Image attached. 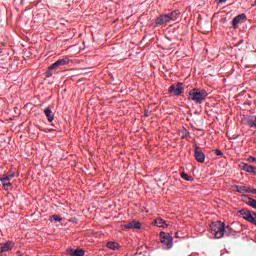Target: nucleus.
<instances>
[{
	"instance_id": "1",
	"label": "nucleus",
	"mask_w": 256,
	"mask_h": 256,
	"mask_svg": "<svg viewBox=\"0 0 256 256\" xmlns=\"http://www.w3.org/2000/svg\"><path fill=\"white\" fill-rule=\"evenodd\" d=\"M208 95L209 94L205 89L194 88L188 92V100H191L197 104H202Z\"/></svg>"
},
{
	"instance_id": "2",
	"label": "nucleus",
	"mask_w": 256,
	"mask_h": 256,
	"mask_svg": "<svg viewBox=\"0 0 256 256\" xmlns=\"http://www.w3.org/2000/svg\"><path fill=\"white\" fill-rule=\"evenodd\" d=\"M179 16H180L179 10H173L172 12H170L168 14H163V15L158 16V18H156L155 23L158 26L167 25L168 23H171L172 21H177Z\"/></svg>"
},
{
	"instance_id": "3",
	"label": "nucleus",
	"mask_w": 256,
	"mask_h": 256,
	"mask_svg": "<svg viewBox=\"0 0 256 256\" xmlns=\"http://www.w3.org/2000/svg\"><path fill=\"white\" fill-rule=\"evenodd\" d=\"M224 222H212L210 230L214 233V238L221 239L224 237Z\"/></svg>"
},
{
	"instance_id": "4",
	"label": "nucleus",
	"mask_w": 256,
	"mask_h": 256,
	"mask_svg": "<svg viewBox=\"0 0 256 256\" xmlns=\"http://www.w3.org/2000/svg\"><path fill=\"white\" fill-rule=\"evenodd\" d=\"M239 214L242 216V218L249 223L256 226V213L249 210V209H241L239 211Z\"/></svg>"
},
{
	"instance_id": "5",
	"label": "nucleus",
	"mask_w": 256,
	"mask_h": 256,
	"mask_svg": "<svg viewBox=\"0 0 256 256\" xmlns=\"http://www.w3.org/2000/svg\"><path fill=\"white\" fill-rule=\"evenodd\" d=\"M160 242H162L166 250L173 247V237L171 234H166V232H160Z\"/></svg>"
},
{
	"instance_id": "6",
	"label": "nucleus",
	"mask_w": 256,
	"mask_h": 256,
	"mask_svg": "<svg viewBox=\"0 0 256 256\" xmlns=\"http://www.w3.org/2000/svg\"><path fill=\"white\" fill-rule=\"evenodd\" d=\"M184 87L182 83H177L174 85H171L170 88H168V92L174 96H179L183 93Z\"/></svg>"
},
{
	"instance_id": "7",
	"label": "nucleus",
	"mask_w": 256,
	"mask_h": 256,
	"mask_svg": "<svg viewBox=\"0 0 256 256\" xmlns=\"http://www.w3.org/2000/svg\"><path fill=\"white\" fill-rule=\"evenodd\" d=\"M194 157L198 163L205 162V154L203 153V151L200 147H195Z\"/></svg>"
},
{
	"instance_id": "8",
	"label": "nucleus",
	"mask_w": 256,
	"mask_h": 256,
	"mask_svg": "<svg viewBox=\"0 0 256 256\" xmlns=\"http://www.w3.org/2000/svg\"><path fill=\"white\" fill-rule=\"evenodd\" d=\"M241 170L256 175V167L253 165H250L248 163L242 162L240 163Z\"/></svg>"
},
{
	"instance_id": "9",
	"label": "nucleus",
	"mask_w": 256,
	"mask_h": 256,
	"mask_svg": "<svg viewBox=\"0 0 256 256\" xmlns=\"http://www.w3.org/2000/svg\"><path fill=\"white\" fill-rule=\"evenodd\" d=\"M246 14L245 13H241L237 16H235L232 20V26H233V29H237L238 25L246 19Z\"/></svg>"
},
{
	"instance_id": "10",
	"label": "nucleus",
	"mask_w": 256,
	"mask_h": 256,
	"mask_svg": "<svg viewBox=\"0 0 256 256\" xmlns=\"http://www.w3.org/2000/svg\"><path fill=\"white\" fill-rule=\"evenodd\" d=\"M123 227L125 229L140 230L142 228V224L140 222H137V220H133V222H128V224H124Z\"/></svg>"
},
{
	"instance_id": "11",
	"label": "nucleus",
	"mask_w": 256,
	"mask_h": 256,
	"mask_svg": "<svg viewBox=\"0 0 256 256\" xmlns=\"http://www.w3.org/2000/svg\"><path fill=\"white\" fill-rule=\"evenodd\" d=\"M232 191L238 192L240 194H246L250 191V187L248 186H242V185H233Z\"/></svg>"
},
{
	"instance_id": "12",
	"label": "nucleus",
	"mask_w": 256,
	"mask_h": 256,
	"mask_svg": "<svg viewBox=\"0 0 256 256\" xmlns=\"http://www.w3.org/2000/svg\"><path fill=\"white\" fill-rule=\"evenodd\" d=\"M70 60L69 58H63L61 60H58L56 63L52 64L50 66V69H57L59 66H65L69 64Z\"/></svg>"
},
{
	"instance_id": "13",
	"label": "nucleus",
	"mask_w": 256,
	"mask_h": 256,
	"mask_svg": "<svg viewBox=\"0 0 256 256\" xmlns=\"http://www.w3.org/2000/svg\"><path fill=\"white\" fill-rule=\"evenodd\" d=\"M0 182L5 190H9L12 188V183L10 182L9 177H1Z\"/></svg>"
},
{
	"instance_id": "14",
	"label": "nucleus",
	"mask_w": 256,
	"mask_h": 256,
	"mask_svg": "<svg viewBox=\"0 0 256 256\" xmlns=\"http://www.w3.org/2000/svg\"><path fill=\"white\" fill-rule=\"evenodd\" d=\"M236 232L231 226H223V236L231 237L235 236Z\"/></svg>"
},
{
	"instance_id": "15",
	"label": "nucleus",
	"mask_w": 256,
	"mask_h": 256,
	"mask_svg": "<svg viewBox=\"0 0 256 256\" xmlns=\"http://www.w3.org/2000/svg\"><path fill=\"white\" fill-rule=\"evenodd\" d=\"M44 114L48 119L49 123H52V121L55 119V114H53V111L49 107L44 109Z\"/></svg>"
},
{
	"instance_id": "16",
	"label": "nucleus",
	"mask_w": 256,
	"mask_h": 256,
	"mask_svg": "<svg viewBox=\"0 0 256 256\" xmlns=\"http://www.w3.org/2000/svg\"><path fill=\"white\" fill-rule=\"evenodd\" d=\"M67 252L70 256H84L85 254L84 250L82 249H76V250L69 249L67 250Z\"/></svg>"
},
{
	"instance_id": "17",
	"label": "nucleus",
	"mask_w": 256,
	"mask_h": 256,
	"mask_svg": "<svg viewBox=\"0 0 256 256\" xmlns=\"http://www.w3.org/2000/svg\"><path fill=\"white\" fill-rule=\"evenodd\" d=\"M154 225H156V227H168L169 224H166L165 220H163V218H156V220H154Z\"/></svg>"
},
{
	"instance_id": "18",
	"label": "nucleus",
	"mask_w": 256,
	"mask_h": 256,
	"mask_svg": "<svg viewBox=\"0 0 256 256\" xmlns=\"http://www.w3.org/2000/svg\"><path fill=\"white\" fill-rule=\"evenodd\" d=\"M14 247V243L12 242H7L1 247L2 252H8L11 251Z\"/></svg>"
},
{
	"instance_id": "19",
	"label": "nucleus",
	"mask_w": 256,
	"mask_h": 256,
	"mask_svg": "<svg viewBox=\"0 0 256 256\" xmlns=\"http://www.w3.org/2000/svg\"><path fill=\"white\" fill-rule=\"evenodd\" d=\"M248 125L251 128L256 127V116L248 117Z\"/></svg>"
},
{
	"instance_id": "20",
	"label": "nucleus",
	"mask_w": 256,
	"mask_h": 256,
	"mask_svg": "<svg viewBox=\"0 0 256 256\" xmlns=\"http://www.w3.org/2000/svg\"><path fill=\"white\" fill-rule=\"evenodd\" d=\"M107 247H108L109 249L113 250V251H116V250L119 249V245H118V243H116V242H109V243L107 244Z\"/></svg>"
},
{
	"instance_id": "21",
	"label": "nucleus",
	"mask_w": 256,
	"mask_h": 256,
	"mask_svg": "<svg viewBox=\"0 0 256 256\" xmlns=\"http://www.w3.org/2000/svg\"><path fill=\"white\" fill-rule=\"evenodd\" d=\"M180 176H181V178H182L183 180H185V181H193V180H194V178H193L191 175H189V174H187V173H184V172H182V173L180 174Z\"/></svg>"
},
{
	"instance_id": "22",
	"label": "nucleus",
	"mask_w": 256,
	"mask_h": 256,
	"mask_svg": "<svg viewBox=\"0 0 256 256\" xmlns=\"http://www.w3.org/2000/svg\"><path fill=\"white\" fill-rule=\"evenodd\" d=\"M248 205L253 209H256V200L253 198H249Z\"/></svg>"
},
{
	"instance_id": "23",
	"label": "nucleus",
	"mask_w": 256,
	"mask_h": 256,
	"mask_svg": "<svg viewBox=\"0 0 256 256\" xmlns=\"http://www.w3.org/2000/svg\"><path fill=\"white\" fill-rule=\"evenodd\" d=\"M51 219L54 221V222H61L63 221V218L59 215H52L51 216Z\"/></svg>"
},
{
	"instance_id": "24",
	"label": "nucleus",
	"mask_w": 256,
	"mask_h": 256,
	"mask_svg": "<svg viewBox=\"0 0 256 256\" xmlns=\"http://www.w3.org/2000/svg\"><path fill=\"white\" fill-rule=\"evenodd\" d=\"M10 181L15 177V172H10L9 174L5 175Z\"/></svg>"
},
{
	"instance_id": "25",
	"label": "nucleus",
	"mask_w": 256,
	"mask_h": 256,
	"mask_svg": "<svg viewBox=\"0 0 256 256\" xmlns=\"http://www.w3.org/2000/svg\"><path fill=\"white\" fill-rule=\"evenodd\" d=\"M215 154H216L217 156H223V152H222L220 149H216V150H215Z\"/></svg>"
},
{
	"instance_id": "26",
	"label": "nucleus",
	"mask_w": 256,
	"mask_h": 256,
	"mask_svg": "<svg viewBox=\"0 0 256 256\" xmlns=\"http://www.w3.org/2000/svg\"><path fill=\"white\" fill-rule=\"evenodd\" d=\"M248 162L255 163L256 162V158L254 156H250V157H248Z\"/></svg>"
},
{
	"instance_id": "27",
	"label": "nucleus",
	"mask_w": 256,
	"mask_h": 256,
	"mask_svg": "<svg viewBox=\"0 0 256 256\" xmlns=\"http://www.w3.org/2000/svg\"><path fill=\"white\" fill-rule=\"evenodd\" d=\"M52 70L53 69H51V67H49V70L47 71V77L53 76Z\"/></svg>"
},
{
	"instance_id": "28",
	"label": "nucleus",
	"mask_w": 256,
	"mask_h": 256,
	"mask_svg": "<svg viewBox=\"0 0 256 256\" xmlns=\"http://www.w3.org/2000/svg\"><path fill=\"white\" fill-rule=\"evenodd\" d=\"M247 193H251V194L256 195V189H251V188L249 187V191H248Z\"/></svg>"
},
{
	"instance_id": "29",
	"label": "nucleus",
	"mask_w": 256,
	"mask_h": 256,
	"mask_svg": "<svg viewBox=\"0 0 256 256\" xmlns=\"http://www.w3.org/2000/svg\"><path fill=\"white\" fill-rule=\"evenodd\" d=\"M226 2H227V0H219V4H224Z\"/></svg>"
},
{
	"instance_id": "30",
	"label": "nucleus",
	"mask_w": 256,
	"mask_h": 256,
	"mask_svg": "<svg viewBox=\"0 0 256 256\" xmlns=\"http://www.w3.org/2000/svg\"><path fill=\"white\" fill-rule=\"evenodd\" d=\"M256 6V0L254 1V3L252 4V7H255Z\"/></svg>"
},
{
	"instance_id": "31",
	"label": "nucleus",
	"mask_w": 256,
	"mask_h": 256,
	"mask_svg": "<svg viewBox=\"0 0 256 256\" xmlns=\"http://www.w3.org/2000/svg\"><path fill=\"white\" fill-rule=\"evenodd\" d=\"M3 53V49L2 48H0V54H2Z\"/></svg>"
}]
</instances>
